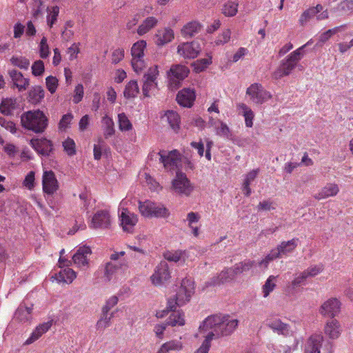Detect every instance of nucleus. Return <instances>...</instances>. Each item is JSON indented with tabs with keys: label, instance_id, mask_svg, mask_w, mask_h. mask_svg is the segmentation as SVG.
Returning a JSON list of instances; mask_svg holds the SVG:
<instances>
[{
	"label": "nucleus",
	"instance_id": "nucleus-31",
	"mask_svg": "<svg viewBox=\"0 0 353 353\" xmlns=\"http://www.w3.org/2000/svg\"><path fill=\"white\" fill-rule=\"evenodd\" d=\"M236 108L244 117L246 127H252L254 114L252 109L244 103H238Z\"/></svg>",
	"mask_w": 353,
	"mask_h": 353
},
{
	"label": "nucleus",
	"instance_id": "nucleus-38",
	"mask_svg": "<svg viewBox=\"0 0 353 353\" xmlns=\"http://www.w3.org/2000/svg\"><path fill=\"white\" fill-rule=\"evenodd\" d=\"M77 277L76 272L70 268H65L61 270L57 276L59 282L71 283Z\"/></svg>",
	"mask_w": 353,
	"mask_h": 353
},
{
	"label": "nucleus",
	"instance_id": "nucleus-50",
	"mask_svg": "<svg viewBox=\"0 0 353 353\" xmlns=\"http://www.w3.org/2000/svg\"><path fill=\"white\" fill-rule=\"evenodd\" d=\"M118 123L121 131H129L132 129V124L125 113L118 114Z\"/></svg>",
	"mask_w": 353,
	"mask_h": 353
},
{
	"label": "nucleus",
	"instance_id": "nucleus-10",
	"mask_svg": "<svg viewBox=\"0 0 353 353\" xmlns=\"http://www.w3.org/2000/svg\"><path fill=\"white\" fill-rule=\"evenodd\" d=\"M59 188V182L52 170L44 171L42 176V190L44 194L52 195Z\"/></svg>",
	"mask_w": 353,
	"mask_h": 353
},
{
	"label": "nucleus",
	"instance_id": "nucleus-41",
	"mask_svg": "<svg viewBox=\"0 0 353 353\" xmlns=\"http://www.w3.org/2000/svg\"><path fill=\"white\" fill-rule=\"evenodd\" d=\"M164 258L169 261L173 262H185L186 258V252L182 250L168 251L163 254Z\"/></svg>",
	"mask_w": 353,
	"mask_h": 353
},
{
	"label": "nucleus",
	"instance_id": "nucleus-56",
	"mask_svg": "<svg viewBox=\"0 0 353 353\" xmlns=\"http://www.w3.org/2000/svg\"><path fill=\"white\" fill-rule=\"evenodd\" d=\"M159 74L158 65H155L148 68L147 72L143 77V80L151 81L157 82V77Z\"/></svg>",
	"mask_w": 353,
	"mask_h": 353
},
{
	"label": "nucleus",
	"instance_id": "nucleus-23",
	"mask_svg": "<svg viewBox=\"0 0 353 353\" xmlns=\"http://www.w3.org/2000/svg\"><path fill=\"white\" fill-rule=\"evenodd\" d=\"M155 43L159 46H164L171 42L174 38L173 30L170 28H164L157 30L155 34Z\"/></svg>",
	"mask_w": 353,
	"mask_h": 353
},
{
	"label": "nucleus",
	"instance_id": "nucleus-27",
	"mask_svg": "<svg viewBox=\"0 0 353 353\" xmlns=\"http://www.w3.org/2000/svg\"><path fill=\"white\" fill-rule=\"evenodd\" d=\"M201 29V25L196 21H192L187 23L181 30V35L183 37H192L199 33Z\"/></svg>",
	"mask_w": 353,
	"mask_h": 353
},
{
	"label": "nucleus",
	"instance_id": "nucleus-42",
	"mask_svg": "<svg viewBox=\"0 0 353 353\" xmlns=\"http://www.w3.org/2000/svg\"><path fill=\"white\" fill-rule=\"evenodd\" d=\"M139 93V88L137 81L132 80L125 85L123 94L127 99L134 98Z\"/></svg>",
	"mask_w": 353,
	"mask_h": 353
},
{
	"label": "nucleus",
	"instance_id": "nucleus-2",
	"mask_svg": "<svg viewBox=\"0 0 353 353\" xmlns=\"http://www.w3.org/2000/svg\"><path fill=\"white\" fill-rule=\"evenodd\" d=\"M22 126L35 133H42L48 124V119L41 110L28 111L21 117Z\"/></svg>",
	"mask_w": 353,
	"mask_h": 353
},
{
	"label": "nucleus",
	"instance_id": "nucleus-37",
	"mask_svg": "<svg viewBox=\"0 0 353 353\" xmlns=\"http://www.w3.org/2000/svg\"><path fill=\"white\" fill-rule=\"evenodd\" d=\"M164 117L172 130L177 131L180 128V117L179 114L173 110H168Z\"/></svg>",
	"mask_w": 353,
	"mask_h": 353
},
{
	"label": "nucleus",
	"instance_id": "nucleus-52",
	"mask_svg": "<svg viewBox=\"0 0 353 353\" xmlns=\"http://www.w3.org/2000/svg\"><path fill=\"white\" fill-rule=\"evenodd\" d=\"M10 62L13 65L23 70H28L30 65V61L21 56H13Z\"/></svg>",
	"mask_w": 353,
	"mask_h": 353
},
{
	"label": "nucleus",
	"instance_id": "nucleus-43",
	"mask_svg": "<svg viewBox=\"0 0 353 353\" xmlns=\"http://www.w3.org/2000/svg\"><path fill=\"white\" fill-rule=\"evenodd\" d=\"M48 14L46 17L47 25L50 28H52L54 24L57 22L58 17L59 14V7L57 6L48 8Z\"/></svg>",
	"mask_w": 353,
	"mask_h": 353
},
{
	"label": "nucleus",
	"instance_id": "nucleus-36",
	"mask_svg": "<svg viewBox=\"0 0 353 353\" xmlns=\"http://www.w3.org/2000/svg\"><path fill=\"white\" fill-rule=\"evenodd\" d=\"M121 268V265H118L114 262H108L105 264L104 270V278L110 281L116 277L117 273Z\"/></svg>",
	"mask_w": 353,
	"mask_h": 353
},
{
	"label": "nucleus",
	"instance_id": "nucleus-24",
	"mask_svg": "<svg viewBox=\"0 0 353 353\" xmlns=\"http://www.w3.org/2000/svg\"><path fill=\"white\" fill-rule=\"evenodd\" d=\"M339 192V188L337 184L334 183H327L321 190L314 196L316 200L325 199L328 197L336 196Z\"/></svg>",
	"mask_w": 353,
	"mask_h": 353
},
{
	"label": "nucleus",
	"instance_id": "nucleus-8",
	"mask_svg": "<svg viewBox=\"0 0 353 353\" xmlns=\"http://www.w3.org/2000/svg\"><path fill=\"white\" fill-rule=\"evenodd\" d=\"M194 292V283L191 279H184L182 280L181 286L176 292L175 297V303L177 306H182L190 300L192 295Z\"/></svg>",
	"mask_w": 353,
	"mask_h": 353
},
{
	"label": "nucleus",
	"instance_id": "nucleus-29",
	"mask_svg": "<svg viewBox=\"0 0 353 353\" xmlns=\"http://www.w3.org/2000/svg\"><path fill=\"white\" fill-rule=\"evenodd\" d=\"M158 24V19L154 17H148L139 26L137 34L143 36L150 32Z\"/></svg>",
	"mask_w": 353,
	"mask_h": 353
},
{
	"label": "nucleus",
	"instance_id": "nucleus-14",
	"mask_svg": "<svg viewBox=\"0 0 353 353\" xmlns=\"http://www.w3.org/2000/svg\"><path fill=\"white\" fill-rule=\"evenodd\" d=\"M121 225L123 231L132 233L134 228L138 222L137 216L128 209L124 208L119 215Z\"/></svg>",
	"mask_w": 353,
	"mask_h": 353
},
{
	"label": "nucleus",
	"instance_id": "nucleus-60",
	"mask_svg": "<svg viewBox=\"0 0 353 353\" xmlns=\"http://www.w3.org/2000/svg\"><path fill=\"white\" fill-rule=\"evenodd\" d=\"M35 172L30 171L26 176L23 185L29 190H32L34 188Z\"/></svg>",
	"mask_w": 353,
	"mask_h": 353
},
{
	"label": "nucleus",
	"instance_id": "nucleus-17",
	"mask_svg": "<svg viewBox=\"0 0 353 353\" xmlns=\"http://www.w3.org/2000/svg\"><path fill=\"white\" fill-rule=\"evenodd\" d=\"M195 98V92L191 88H183L176 95L178 103L187 108H190L193 105Z\"/></svg>",
	"mask_w": 353,
	"mask_h": 353
},
{
	"label": "nucleus",
	"instance_id": "nucleus-19",
	"mask_svg": "<svg viewBox=\"0 0 353 353\" xmlns=\"http://www.w3.org/2000/svg\"><path fill=\"white\" fill-rule=\"evenodd\" d=\"M31 146L39 153L44 156L50 155L52 150V143L46 139H32L30 141Z\"/></svg>",
	"mask_w": 353,
	"mask_h": 353
},
{
	"label": "nucleus",
	"instance_id": "nucleus-44",
	"mask_svg": "<svg viewBox=\"0 0 353 353\" xmlns=\"http://www.w3.org/2000/svg\"><path fill=\"white\" fill-rule=\"evenodd\" d=\"M44 97V90L40 85L32 88L29 92V101L32 103H39Z\"/></svg>",
	"mask_w": 353,
	"mask_h": 353
},
{
	"label": "nucleus",
	"instance_id": "nucleus-62",
	"mask_svg": "<svg viewBox=\"0 0 353 353\" xmlns=\"http://www.w3.org/2000/svg\"><path fill=\"white\" fill-rule=\"evenodd\" d=\"M125 56V51L123 48H117L115 49L111 55V61L114 64H117L122 61Z\"/></svg>",
	"mask_w": 353,
	"mask_h": 353
},
{
	"label": "nucleus",
	"instance_id": "nucleus-5",
	"mask_svg": "<svg viewBox=\"0 0 353 353\" xmlns=\"http://www.w3.org/2000/svg\"><path fill=\"white\" fill-rule=\"evenodd\" d=\"M146 46L147 43L145 41L139 40L131 48V65L133 70L137 74L141 73L147 65L144 60V51Z\"/></svg>",
	"mask_w": 353,
	"mask_h": 353
},
{
	"label": "nucleus",
	"instance_id": "nucleus-49",
	"mask_svg": "<svg viewBox=\"0 0 353 353\" xmlns=\"http://www.w3.org/2000/svg\"><path fill=\"white\" fill-rule=\"evenodd\" d=\"M153 202L149 200L139 201V210L142 216L151 217Z\"/></svg>",
	"mask_w": 353,
	"mask_h": 353
},
{
	"label": "nucleus",
	"instance_id": "nucleus-3",
	"mask_svg": "<svg viewBox=\"0 0 353 353\" xmlns=\"http://www.w3.org/2000/svg\"><path fill=\"white\" fill-rule=\"evenodd\" d=\"M303 49L304 46H301L283 59L279 66L272 73V77L278 80L285 76H288L301 59L303 57L302 50Z\"/></svg>",
	"mask_w": 353,
	"mask_h": 353
},
{
	"label": "nucleus",
	"instance_id": "nucleus-40",
	"mask_svg": "<svg viewBox=\"0 0 353 353\" xmlns=\"http://www.w3.org/2000/svg\"><path fill=\"white\" fill-rule=\"evenodd\" d=\"M184 313L181 311H174L168 317L167 324L170 326H182L185 325Z\"/></svg>",
	"mask_w": 353,
	"mask_h": 353
},
{
	"label": "nucleus",
	"instance_id": "nucleus-32",
	"mask_svg": "<svg viewBox=\"0 0 353 353\" xmlns=\"http://www.w3.org/2000/svg\"><path fill=\"white\" fill-rule=\"evenodd\" d=\"M183 343L179 340H171L163 343L156 353H169L172 351H180Z\"/></svg>",
	"mask_w": 353,
	"mask_h": 353
},
{
	"label": "nucleus",
	"instance_id": "nucleus-22",
	"mask_svg": "<svg viewBox=\"0 0 353 353\" xmlns=\"http://www.w3.org/2000/svg\"><path fill=\"white\" fill-rule=\"evenodd\" d=\"M323 338L321 334L312 335L305 345V353H320Z\"/></svg>",
	"mask_w": 353,
	"mask_h": 353
},
{
	"label": "nucleus",
	"instance_id": "nucleus-57",
	"mask_svg": "<svg viewBox=\"0 0 353 353\" xmlns=\"http://www.w3.org/2000/svg\"><path fill=\"white\" fill-rule=\"evenodd\" d=\"M64 151L69 155L72 156L76 154V145L73 139L68 138L63 142Z\"/></svg>",
	"mask_w": 353,
	"mask_h": 353
},
{
	"label": "nucleus",
	"instance_id": "nucleus-11",
	"mask_svg": "<svg viewBox=\"0 0 353 353\" xmlns=\"http://www.w3.org/2000/svg\"><path fill=\"white\" fill-rule=\"evenodd\" d=\"M189 72L190 70L187 66L175 64L167 72V76L172 84L177 85L188 76Z\"/></svg>",
	"mask_w": 353,
	"mask_h": 353
},
{
	"label": "nucleus",
	"instance_id": "nucleus-61",
	"mask_svg": "<svg viewBox=\"0 0 353 353\" xmlns=\"http://www.w3.org/2000/svg\"><path fill=\"white\" fill-rule=\"evenodd\" d=\"M46 84L48 91L53 94L55 92L58 86V79L53 76H49L46 79Z\"/></svg>",
	"mask_w": 353,
	"mask_h": 353
},
{
	"label": "nucleus",
	"instance_id": "nucleus-4",
	"mask_svg": "<svg viewBox=\"0 0 353 353\" xmlns=\"http://www.w3.org/2000/svg\"><path fill=\"white\" fill-rule=\"evenodd\" d=\"M149 158L159 159V162L163 164L164 169L167 171H172L178 168L181 161V155L177 150L153 152L149 154Z\"/></svg>",
	"mask_w": 353,
	"mask_h": 353
},
{
	"label": "nucleus",
	"instance_id": "nucleus-33",
	"mask_svg": "<svg viewBox=\"0 0 353 353\" xmlns=\"http://www.w3.org/2000/svg\"><path fill=\"white\" fill-rule=\"evenodd\" d=\"M17 108V99L6 98L3 99L0 104V112L5 115H10Z\"/></svg>",
	"mask_w": 353,
	"mask_h": 353
},
{
	"label": "nucleus",
	"instance_id": "nucleus-48",
	"mask_svg": "<svg viewBox=\"0 0 353 353\" xmlns=\"http://www.w3.org/2000/svg\"><path fill=\"white\" fill-rule=\"evenodd\" d=\"M276 276L271 275L267 279L265 284L262 287V292L264 297H268L270 292H272L276 288Z\"/></svg>",
	"mask_w": 353,
	"mask_h": 353
},
{
	"label": "nucleus",
	"instance_id": "nucleus-15",
	"mask_svg": "<svg viewBox=\"0 0 353 353\" xmlns=\"http://www.w3.org/2000/svg\"><path fill=\"white\" fill-rule=\"evenodd\" d=\"M91 253L89 247L83 246L79 248L72 257L74 263L79 268L88 267Z\"/></svg>",
	"mask_w": 353,
	"mask_h": 353
},
{
	"label": "nucleus",
	"instance_id": "nucleus-7",
	"mask_svg": "<svg viewBox=\"0 0 353 353\" xmlns=\"http://www.w3.org/2000/svg\"><path fill=\"white\" fill-rule=\"evenodd\" d=\"M172 188L176 194L188 196L192 192L194 186L185 173L178 171L172 181Z\"/></svg>",
	"mask_w": 353,
	"mask_h": 353
},
{
	"label": "nucleus",
	"instance_id": "nucleus-35",
	"mask_svg": "<svg viewBox=\"0 0 353 353\" xmlns=\"http://www.w3.org/2000/svg\"><path fill=\"white\" fill-rule=\"evenodd\" d=\"M239 3L236 1H228L225 2L221 9V13L228 17H232L238 12Z\"/></svg>",
	"mask_w": 353,
	"mask_h": 353
},
{
	"label": "nucleus",
	"instance_id": "nucleus-6",
	"mask_svg": "<svg viewBox=\"0 0 353 353\" xmlns=\"http://www.w3.org/2000/svg\"><path fill=\"white\" fill-rule=\"evenodd\" d=\"M250 101L256 105H262L272 98V94L259 83L251 84L246 90Z\"/></svg>",
	"mask_w": 353,
	"mask_h": 353
},
{
	"label": "nucleus",
	"instance_id": "nucleus-20",
	"mask_svg": "<svg viewBox=\"0 0 353 353\" xmlns=\"http://www.w3.org/2000/svg\"><path fill=\"white\" fill-rule=\"evenodd\" d=\"M298 242V238H293L287 241H282L274 250L276 252L278 257L280 258L283 255L285 256L292 252L297 247Z\"/></svg>",
	"mask_w": 353,
	"mask_h": 353
},
{
	"label": "nucleus",
	"instance_id": "nucleus-18",
	"mask_svg": "<svg viewBox=\"0 0 353 353\" xmlns=\"http://www.w3.org/2000/svg\"><path fill=\"white\" fill-rule=\"evenodd\" d=\"M8 74L13 83L14 87L17 88L19 92H23L27 90L30 85V80L25 78L22 73L16 70H10Z\"/></svg>",
	"mask_w": 353,
	"mask_h": 353
},
{
	"label": "nucleus",
	"instance_id": "nucleus-64",
	"mask_svg": "<svg viewBox=\"0 0 353 353\" xmlns=\"http://www.w3.org/2000/svg\"><path fill=\"white\" fill-rule=\"evenodd\" d=\"M323 270V265H316L314 266L309 267L307 270H304L303 272L305 274L307 278L311 276H315L316 275L321 273Z\"/></svg>",
	"mask_w": 353,
	"mask_h": 353
},
{
	"label": "nucleus",
	"instance_id": "nucleus-53",
	"mask_svg": "<svg viewBox=\"0 0 353 353\" xmlns=\"http://www.w3.org/2000/svg\"><path fill=\"white\" fill-rule=\"evenodd\" d=\"M336 9L341 14H351L353 13V1L343 0L338 5Z\"/></svg>",
	"mask_w": 353,
	"mask_h": 353
},
{
	"label": "nucleus",
	"instance_id": "nucleus-16",
	"mask_svg": "<svg viewBox=\"0 0 353 353\" xmlns=\"http://www.w3.org/2000/svg\"><path fill=\"white\" fill-rule=\"evenodd\" d=\"M110 225V216L107 210L97 211L93 216L91 227L93 228H108Z\"/></svg>",
	"mask_w": 353,
	"mask_h": 353
},
{
	"label": "nucleus",
	"instance_id": "nucleus-1",
	"mask_svg": "<svg viewBox=\"0 0 353 353\" xmlns=\"http://www.w3.org/2000/svg\"><path fill=\"white\" fill-rule=\"evenodd\" d=\"M239 321L228 315H212L207 317L199 326L200 332H208L205 335L211 341L230 335L237 327Z\"/></svg>",
	"mask_w": 353,
	"mask_h": 353
},
{
	"label": "nucleus",
	"instance_id": "nucleus-34",
	"mask_svg": "<svg viewBox=\"0 0 353 353\" xmlns=\"http://www.w3.org/2000/svg\"><path fill=\"white\" fill-rule=\"evenodd\" d=\"M255 265L254 261L250 259L244 260L243 261L236 263L232 268L233 274L236 276L250 270Z\"/></svg>",
	"mask_w": 353,
	"mask_h": 353
},
{
	"label": "nucleus",
	"instance_id": "nucleus-58",
	"mask_svg": "<svg viewBox=\"0 0 353 353\" xmlns=\"http://www.w3.org/2000/svg\"><path fill=\"white\" fill-rule=\"evenodd\" d=\"M157 87V82L143 80L142 92L145 97H150V92Z\"/></svg>",
	"mask_w": 353,
	"mask_h": 353
},
{
	"label": "nucleus",
	"instance_id": "nucleus-26",
	"mask_svg": "<svg viewBox=\"0 0 353 353\" xmlns=\"http://www.w3.org/2000/svg\"><path fill=\"white\" fill-rule=\"evenodd\" d=\"M267 325L274 332L278 334L287 336L290 334L289 325L282 322L280 319L270 321Z\"/></svg>",
	"mask_w": 353,
	"mask_h": 353
},
{
	"label": "nucleus",
	"instance_id": "nucleus-55",
	"mask_svg": "<svg viewBox=\"0 0 353 353\" xmlns=\"http://www.w3.org/2000/svg\"><path fill=\"white\" fill-rule=\"evenodd\" d=\"M212 63V57L203 58L196 60L194 63V70L196 72H201L205 70Z\"/></svg>",
	"mask_w": 353,
	"mask_h": 353
},
{
	"label": "nucleus",
	"instance_id": "nucleus-25",
	"mask_svg": "<svg viewBox=\"0 0 353 353\" xmlns=\"http://www.w3.org/2000/svg\"><path fill=\"white\" fill-rule=\"evenodd\" d=\"M33 305L30 307L25 304H21L14 314V319L19 322L26 323L29 321L31 318Z\"/></svg>",
	"mask_w": 353,
	"mask_h": 353
},
{
	"label": "nucleus",
	"instance_id": "nucleus-45",
	"mask_svg": "<svg viewBox=\"0 0 353 353\" xmlns=\"http://www.w3.org/2000/svg\"><path fill=\"white\" fill-rule=\"evenodd\" d=\"M151 217L167 218L170 215L168 208L163 204H157L153 202Z\"/></svg>",
	"mask_w": 353,
	"mask_h": 353
},
{
	"label": "nucleus",
	"instance_id": "nucleus-28",
	"mask_svg": "<svg viewBox=\"0 0 353 353\" xmlns=\"http://www.w3.org/2000/svg\"><path fill=\"white\" fill-rule=\"evenodd\" d=\"M52 326L50 322H46L38 325L30 336L26 341V345H30L39 339L44 333H46Z\"/></svg>",
	"mask_w": 353,
	"mask_h": 353
},
{
	"label": "nucleus",
	"instance_id": "nucleus-51",
	"mask_svg": "<svg viewBox=\"0 0 353 353\" xmlns=\"http://www.w3.org/2000/svg\"><path fill=\"white\" fill-rule=\"evenodd\" d=\"M346 28V25L343 24L339 26H336L332 29H330L324 32H323L319 38V41L321 43H325L329 40V39L334 34H336L338 32L345 29Z\"/></svg>",
	"mask_w": 353,
	"mask_h": 353
},
{
	"label": "nucleus",
	"instance_id": "nucleus-13",
	"mask_svg": "<svg viewBox=\"0 0 353 353\" xmlns=\"http://www.w3.org/2000/svg\"><path fill=\"white\" fill-rule=\"evenodd\" d=\"M341 302L336 298H330L323 303L319 313L324 316L334 318L340 312Z\"/></svg>",
	"mask_w": 353,
	"mask_h": 353
},
{
	"label": "nucleus",
	"instance_id": "nucleus-39",
	"mask_svg": "<svg viewBox=\"0 0 353 353\" xmlns=\"http://www.w3.org/2000/svg\"><path fill=\"white\" fill-rule=\"evenodd\" d=\"M103 128V135L105 139L112 137L114 132V123L112 118L105 115L101 120Z\"/></svg>",
	"mask_w": 353,
	"mask_h": 353
},
{
	"label": "nucleus",
	"instance_id": "nucleus-59",
	"mask_svg": "<svg viewBox=\"0 0 353 353\" xmlns=\"http://www.w3.org/2000/svg\"><path fill=\"white\" fill-rule=\"evenodd\" d=\"M47 41V38L43 37L39 43V54L42 59L47 58L50 54V50Z\"/></svg>",
	"mask_w": 353,
	"mask_h": 353
},
{
	"label": "nucleus",
	"instance_id": "nucleus-46",
	"mask_svg": "<svg viewBox=\"0 0 353 353\" xmlns=\"http://www.w3.org/2000/svg\"><path fill=\"white\" fill-rule=\"evenodd\" d=\"M232 32L229 28L223 30L214 39V46H219L228 43L231 39Z\"/></svg>",
	"mask_w": 353,
	"mask_h": 353
},
{
	"label": "nucleus",
	"instance_id": "nucleus-21",
	"mask_svg": "<svg viewBox=\"0 0 353 353\" xmlns=\"http://www.w3.org/2000/svg\"><path fill=\"white\" fill-rule=\"evenodd\" d=\"M232 268H227L221 271L217 276L212 278L208 282V285H219L225 282L233 280L236 275L233 274Z\"/></svg>",
	"mask_w": 353,
	"mask_h": 353
},
{
	"label": "nucleus",
	"instance_id": "nucleus-12",
	"mask_svg": "<svg viewBox=\"0 0 353 353\" xmlns=\"http://www.w3.org/2000/svg\"><path fill=\"white\" fill-rule=\"evenodd\" d=\"M170 278L169 267L165 261H161L156 268L150 279L154 285H163Z\"/></svg>",
	"mask_w": 353,
	"mask_h": 353
},
{
	"label": "nucleus",
	"instance_id": "nucleus-30",
	"mask_svg": "<svg viewBox=\"0 0 353 353\" xmlns=\"http://www.w3.org/2000/svg\"><path fill=\"white\" fill-rule=\"evenodd\" d=\"M325 334L331 339H336L341 334V326L339 321L332 319L327 322L324 329Z\"/></svg>",
	"mask_w": 353,
	"mask_h": 353
},
{
	"label": "nucleus",
	"instance_id": "nucleus-9",
	"mask_svg": "<svg viewBox=\"0 0 353 353\" xmlns=\"http://www.w3.org/2000/svg\"><path fill=\"white\" fill-rule=\"evenodd\" d=\"M200 51V45L196 41L181 43L177 46L178 54L185 59L196 58Z\"/></svg>",
	"mask_w": 353,
	"mask_h": 353
},
{
	"label": "nucleus",
	"instance_id": "nucleus-63",
	"mask_svg": "<svg viewBox=\"0 0 353 353\" xmlns=\"http://www.w3.org/2000/svg\"><path fill=\"white\" fill-rule=\"evenodd\" d=\"M80 43H74L67 50V54L69 56L70 61L74 60L77 58L78 54L80 52L79 49Z\"/></svg>",
	"mask_w": 353,
	"mask_h": 353
},
{
	"label": "nucleus",
	"instance_id": "nucleus-54",
	"mask_svg": "<svg viewBox=\"0 0 353 353\" xmlns=\"http://www.w3.org/2000/svg\"><path fill=\"white\" fill-rule=\"evenodd\" d=\"M336 9L341 14H351L353 13V1L343 0L338 5Z\"/></svg>",
	"mask_w": 353,
	"mask_h": 353
},
{
	"label": "nucleus",
	"instance_id": "nucleus-47",
	"mask_svg": "<svg viewBox=\"0 0 353 353\" xmlns=\"http://www.w3.org/2000/svg\"><path fill=\"white\" fill-rule=\"evenodd\" d=\"M114 316V313L110 314L102 310V314L100 319L97 323V327L98 330H104L110 325V321Z\"/></svg>",
	"mask_w": 353,
	"mask_h": 353
}]
</instances>
